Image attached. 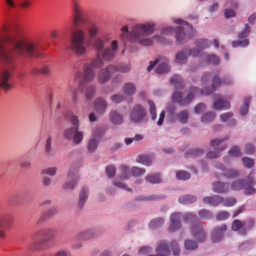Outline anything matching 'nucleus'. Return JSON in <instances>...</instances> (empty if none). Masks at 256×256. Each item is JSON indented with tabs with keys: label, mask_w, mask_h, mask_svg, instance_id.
Here are the masks:
<instances>
[{
	"label": "nucleus",
	"mask_w": 256,
	"mask_h": 256,
	"mask_svg": "<svg viewBox=\"0 0 256 256\" xmlns=\"http://www.w3.org/2000/svg\"><path fill=\"white\" fill-rule=\"evenodd\" d=\"M221 82L220 78L218 76H214L212 80V88L209 90L207 88L204 90L198 88V94L200 95H206L210 94L220 86Z\"/></svg>",
	"instance_id": "nucleus-24"
},
{
	"label": "nucleus",
	"mask_w": 256,
	"mask_h": 256,
	"mask_svg": "<svg viewBox=\"0 0 256 256\" xmlns=\"http://www.w3.org/2000/svg\"><path fill=\"white\" fill-rule=\"evenodd\" d=\"M112 72L111 66H108L106 69L102 70L98 75L99 82L101 84H104L110 78Z\"/></svg>",
	"instance_id": "nucleus-29"
},
{
	"label": "nucleus",
	"mask_w": 256,
	"mask_h": 256,
	"mask_svg": "<svg viewBox=\"0 0 256 256\" xmlns=\"http://www.w3.org/2000/svg\"><path fill=\"white\" fill-rule=\"evenodd\" d=\"M252 180L248 184H244V180H238L234 181L232 183L230 188L233 190H238L242 188L244 189V193L246 194H252L256 192V190L252 188Z\"/></svg>",
	"instance_id": "nucleus-14"
},
{
	"label": "nucleus",
	"mask_w": 256,
	"mask_h": 256,
	"mask_svg": "<svg viewBox=\"0 0 256 256\" xmlns=\"http://www.w3.org/2000/svg\"><path fill=\"white\" fill-rule=\"evenodd\" d=\"M122 90L125 94L131 96L136 92V88L134 84L128 82L124 85Z\"/></svg>",
	"instance_id": "nucleus-39"
},
{
	"label": "nucleus",
	"mask_w": 256,
	"mask_h": 256,
	"mask_svg": "<svg viewBox=\"0 0 256 256\" xmlns=\"http://www.w3.org/2000/svg\"><path fill=\"white\" fill-rule=\"evenodd\" d=\"M200 217L203 220H208L212 218V212L207 210L203 209L198 212Z\"/></svg>",
	"instance_id": "nucleus-54"
},
{
	"label": "nucleus",
	"mask_w": 256,
	"mask_h": 256,
	"mask_svg": "<svg viewBox=\"0 0 256 256\" xmlns=\"http://www.w3.org/2000/svg\"><path fill=\"white\" fill-rule=\"evenodd\" d=\"M65 118L71 122L74 125L64 130L63 132L64 137L68 140H73L76 144H80L83 140V134L78 130V116L74 115L70 110L67 111L65 114Z\"/></svg>",
	"instance_id": "nucleus-3"
},
{
	"label": "nucleus",
	"mask_w": 256,
	"mask_h": 256,
	"mask_svg": "<svg viewBox=\"0 0 256 256\" xmlns=\"http://www.w3.org/2000/svg\"><path fill=\"white\" fill-rule=\"evenodd\" d=\"M191 222L194 223L190 228L192 236L196 239V240L198 242H204L206 240V236L204 230L202 226L197 220L196 218L194 221Z\"/></svg>",
	"instance_id": "nucleus-10"
},
{
	"label": "nucleus",
	"mask_w": 256,
	"mask_h": 256,
	"mask_svg": "<svg viewBox=\"0 0 256 256\" xmlns=\"http://www.w3.org/2000/svg\"><path fill=\"white\" fill-rule=\"evenodd\" d=\"M216 114L214 112H209L203 114L200 118V121L203 124H208L214 120Z\"/></svg>",
	"instance_id": "nucleus-45"
},
{
	"label": "nucleus",
	"mask_w": 256,
	"mask_h": 256,
	"mask_svg": "<svg viewBox=\"0 0 256 256\" xmlns=\"http://www.w3.org/2000/svg\"><path fill=\"white\" fill-rule=\"evenodd\" d=\"M250 100V98L249 96H246L244 98L243 104L240 109V112L241 115L244 116L247 114Z\"/></svg>",
	"instance_id": "nucleus-48"
},
{
	"label": "nucleus",
	"mask_w": 256,
	"mask_h": 256,
	"mask_svg": "<svg viewBox=\"0 0 256 256\" xmlns=\"http://www.w3.org/2000/svg\"><path fill=\"white\" fill-rule=\"evenodd\" d=\"M196 95H200L198 94V88L192 86L190 88L185 98H182V94L181 92L176 91L172 96V100L173 102L178 103L180 105L186 106L188 104Z\"/></svg>",
	"instance_id": "nucleus-7"
},
{
	"label": "nucleus",
	"mask_w": 256,
	"mask_h": 256,
	"mask_svg": "<svg viewBox=\"0 0 256 256\" xmlns=\"http://www.w3.org/2000/svg\"><path fill=\"white\" fill-rule=\"evenodd\" d=\"M226 148V146H221L218 150L214 152H210L206 154V158H214L220 156V152Z\"/></svg>",
	"instance_id": "nucleus-59"
},
{
	"label": "nucleus",
	"mask_w": 256,
	"mask_h": 256,
	"mask_svg": "<svg viewBox=\"0 0 256 256\" xmlns=\"http://www.w3.org/2000/svg\"><path fill=\"white\" fill-rule=\"evenodd\" d=\"M149 104V111L152 120H155L156 118V108L154 104L150 100L148 101Z\"/></svg>",
	"instance_id": "nucleus-55"
},
{
	"label": "nucleus",
	"mask_w": 256,
	"mask_h": 256,
	"mask_svg": "<svg viewBox=\"0 0 256 256\" xmlns=\"http://www.w3.org/2000/svg\"><path fill=\"white\" fill-rule=\"evenodd\" d=\"M164 218H158L152 220L149 224V226L150 228L152 229H156L162 226L164 224Z\"/></svg>",
	"instance_id": "nucleus-47"
},
{
	"label": "nucleus",
	"mask_w": 256,
	"mask_h": 256,
	"mask_svg": "<svg viewBox=\"0 0 256 256\" xmlns=\"http://www.w3.org/2000/svg\"><path fill=\"white\" fill-rule=\"evenodd\" d=\"M94 107L98 114H103L107 108V102L103 98H98L94 100Z\"/></svg>",
	"instance_id": "nucleus-27"
},
{
	"label": "nucleus",
	"mask_w": 256,
	"mask_h": 256,
	"mask_svg": "<svg viewBox=\"0 0 256 256\" xmlns=\"http://www.w3.org/2000/svg\"><path fill=\"white\" fill-rule=\"evenodd\" d=\"M171 122H174L176 120L182 124H186L188 122V114L186 110H182L179 112L171 114Z\"/></svg>",
	"instance_id": "nucleus-26"
},
{
	"label": "nucleus",
	"mask_w": 256,
	"mask_h": 256,
	"mask_svg": "<svg viewBox=\"0 0 256 256\" xmlns=\"http://www.w3.org/2000/svg\"><path fill=\"white\" fill-rule=\"evenodd\" d=\"M102 134L100 132L99 128H96L94 132L93 137L90 140L88 144V148L90 152L96 150L99 140L102 137Z\"/></svg>",
	"instance_id": "nucleus-21"
},
{
	"label": "nucleus",
	"mask_w": 256,
	"mask_h": 256,
	"mask_svg": "<svg viewBox=\"0 0 256 256\" xmlns=\"http://www.w3.org/2000/svg\"><path fill=\"white\" fill-rule=\"evenodd\" d=\"M146 172V170L138 166H134L132 168V176L138 177L144 175Z\"/></svg>",
	"instance_id": "nucleus-52"
},
{
	"label": "nucleus",
	"mask_w": 256,
	"mask_h": 256,
	"mask_svg": "<svg viewBox=\"0 0 256 256\" xmlns=\"http://www.w3.org/2000/svg\"><path fill=\"white\" fill-rule=\"evenodd\" d=\"M196 44L200 49L203 50L210 45V42L207 39H199L196 42Z\"/></svg>",
	"instance_id": "nucleus-49"
},
{
	"label": "nucleus",
	"mask_w": 256,
	"mask_h": 256,
	"mask_svg": "<svg viewBox=\"0 0 256 256\" xmlns=\"http://www.w3.org/2000/svg\"><path fill=\"white\" fill-rule=\"evenodd\" d=\"M130 66L128 64H121L118 66H113V72L114 70L120 71L122 72H126L130 70Z\"/></svg>",
	"instance_id": "nucleus-62"
},
{
	"label": "nucleus",
	"mask_w": 256,
	"mask_h": 256,
	"mask_svg": "<svg viewBox=\"0 0 256 256\" xmlns=\"http://www.w3.org/2000/svg\"><path fill=\"white\" fill-rule=\"evenodd\" d=\"M232 229L234 231L239 230L240 234L244 235L246 234V230L244 228L243 222L238 220H235L232 225Z\"/></svg>",
	"instance_id": "nucleus-42"
},
{
	"label": "nucleus",
	"mask_w": 256,
	"mask_h": 256,
	"mask_svg": "<svg viewBox=\"0 0 256 256\" xmlns=\"http://www.w3.org/2000/svg\"><path fill=\"white\" fill-rule=\"evenodd\" d=\"M154 156L152 155L142 154L138 156L136 162L146 166H150L152 164Z\"/></svg>",
	"instance_id": "nucleus-33"
},
{
	"label": "nucleus",
	"mask_w": 256,
	"mask_h": 256,
	"mask_svg": "<svg viewBox=\"0 0 256 256\" xmlns=\"http://www.w3.org/2000/svg\"><path fill=\"white\" fill-rule=\"evenodd\" d=\"M31 73L33 75H36L39 74L46 75L49 73V68L46 66H43L40 68H34L32 70Z\"/></svg>",
	"instance_id": "nucleus-53"
},
{
	"label": "nucleus",
	"mask_w": 256,
	"mask_h": 256,
	"mask_svg": "<svg viewBox=\"0 0 256 256\" xmlns=\"http://www.w3.org/2000/svg\"><path fill=\"white\" fill-rule=\"evenodd\" d=\"M170 84L174 86L177 90L182 89L184 87V84L182 78L178 75H174L170 79Z\"/></svg>",
	"instance_id": "nucleus-36"
},
{
	"label": "nucleus",
	"mask_w": 256,
	"mask_h": 256,
	"mask_svg": "<svg viewBox=\"0 0 256 256\" xmlns=\"http://www.w3.org/2000/svg\"><path fill=\"white\" fill-rule=\"evenodd\" d=\"M124 122L123 116L119 112H113V125L118 126Z\"/></svg>",
	"instance_id": "nucleus-50"
},
{
	"label": "nucleus",
	"mask_w": 256,
	"mask_h": 256,
	"mask_svg": "<svg viewBox=\"0 0 256 256\" xmlns=\"http://www.w3.org/2000/svg\"><path fill=\"white\" fill-rule=\"evenodd\" d=\"M169 60L164 56L159 57L158 66L156 68L155 72L158 74H162L168 72L170 70V67L168 66Z\"/></svg>",
	"instance_id": "nucleus-19"
},
{
	"label": "nucleus",
	"mask_w": 256,
	"mask_h": 256,
	"mask_svg": "<svg viewBox=\"0 0 256 256\" xmlns=\"http://www.w3.org/2000/svg\"><path fill=\"white\" fill-rule=\"evenodd\" d=\"M156 252L158 256H167L170 254L168 245L165 241H160L156 248Z\"/></svg>",
	"instance_id": "nucleus-28"
},
{
	"label": "nucleus",
	"mask_w": 256,
	"mask_h": 256,
	"mask_svg": "<svg viewBox=\"0 0 256 256\" xmlns=\"http://www.w3.org/2000/svg\"><path fill=\"white\" fill-rule=\"evenodd\" d=\"M96 86L93 84L86 86L85 92V96L88 100H91L95 96Z\"/></svg>",
	"instance_id": "nucleus-46"
},
{
	"label": "nucleus",
	"mask_w": 256,
	"mask_h": 256,
	"mask_svg": "<svg viewBox=\"0 0 256 256\" xmlns=\"http://www.w3.org/2000/svg\"><path fill=\"white\" fill-rule=\"evenodd\" d=\"M176 177L180 180H186L190 178V174L186 171H178L176 173Z\"/></svg>",
	"instance_id": "nucleus-60"
},
{
	"label": "nucleus",
	"mask_w": 256,
	"mask_h": 256,
	"mask_svg": "<svg viewBox=\"0 0 256 256\" xmlns=\"http://www.w3.org/2000/svg\"><path fill=\"white\" fill-rule=\"evenodd\" d=\"M182 218L186 222H191L196 220V216L192 213L186 214L184 216L180 212L172 213L170 216V224L168 228V231L174 232L180 229L182 226L180 220Z\"/></svg>",
	"instance_id": "nucleus-5"
},
{
	"label": "nucleus",
	"mask_w": 256,
	"mask_h": 256,
	"mask_svg": "<svg viewBox=\"0 0 256 256\" xmlns=\"http://www.w3.org/2000/svg\"><path fill=\"white\" fill-rule=\"evenodd\" d=\"M79 180L78 176L76 174V170L72 168L69 170L68 180L66 184L63 186L64 190H73Z\"/></svg>",
	"instance_id": "nucleus-17"
},
{
	"label": "nucleus",
	"mask_w": 256,
	"mask_h": 256,
	"mask_svg": "<svg viewBox=\"0 0 256 256\" xmlns=\"http://www.w3.org/2000/svg\"><path fill=\"white\" fill-rule=\"evenodd\" d=\"M226 230L227 226L224 224L215 228L212 232V240L214 242H218L221 240L224 236V232Z\"/></svg>",
	"instance_id": "nucleus-20"
},
{
	"label": "nucleus",
	"mask_w": 256,
	"mask_h": 256,
	"mask_svg": "<svg viewBox=\"0 0 256 256\" xmlns=\"http://www.w3.org/2000/svg\"><path fill=\"white\" fill-rule=\"evenodd\" d=\"M176 41L178 43L184 42L186 38V34L184 28L182 26H178L175 28Z\"/></svg>",
	"instance_id": "nucleus-41"
},
{
	"label": "nucleus",
	"mask_w": 256,
	"mask_h": 256,
	"mask_svg": "<svg viewBox=\"0 0 256 256\" xmlns=\"http://www.w3.org/2000/svg\"><path fill=\"white\" fill-rule=\"evenodd\" d=\"M212 98L214 100L213 107L214 109L218 110L229 109L230 107V102L228 100L222 98L220 94H214L212 95Z\"/></svg>",
	"instance_id": "nucleus-16"
},
{
	"label": "nucleus",
	"mask_w": 256,
	"mask_h": 256,
	"mask_svg": "<svg viewBox=\"0 0 256 256\" xmlns=\"http://www.w3.org/2000/svg\"><path fill=\"white\" fill-rule=\"evenodd\" d=\"M196 198L193 195H184L178 198L180 203L183 204H188L195 202L196 200Z\"/></svg>",
	"instance_id": "nucleus-43"
},
{
	"label": "nucleus",
	"mask_w": 256,
	"mask_h": 256,
	"mask_svg": "<svg viewBox=\"0 0 256 256\" xmlns=\"http://www.w3.org/2000/svg\"><path fill=\"white\" fill-rule=\"evenodd\" d=\"M88 33L92 38L97 36L99 33V28L98 26L95 24H92L88 28Z\"/></svg>",
	"instance_id": "nucleus-51"
},
{
	"label": "nucleus",
	"mask_w": 256,
	"mask_h": 256,
	"mask_svg": "<svg viewBox=\"0 0 256 256\" xmlns=\"http://www.w3.org/2000/svg\"><path fill=\"white\" fill-rule=\"evenodd\" d=\"M172 254L174 256H178L180 254V248L178 243L176 241H172L170 244Z\"/></svg>",
	"instance_id": "nucleus-57"
},
{
	"label": "nucleus",
	"mask_w": 256,
	"mask_h": 256,
	"mask_svg": "<svg viewBox=\"0 0 256 256\" xmlns=\"http://www.w3.org/2000/svg\"><path fill=\"white\" fill-rule=\"evenodd\" d=\"M204 58H206V60L208 62L212 63L214 64H218L220 62L219 58L215 55H209L205 54Z\"/></svg>",
	"instance_id": "nucleus-56"
},
{
	"label": "nucleus",
	"mask_w": 256,
	"mask_h": 256,
	"mask_svg": "<svg viewBox=\"0 0 256 256\" xmlns=\"http://www.w3.org/2000/svg\"><path fill=\"white\" fill-rule=\"evenodd\" d=\"M190 56L188 48L178 52L174 60V62L177 64L182 65L187 62V58Z\"/></svg>",
	"instance_id": "nucleus-22"
},
{
	"label": "nucleus",
	"mask_w": 256,
	"mask_h": 256,
	"mask_svg": "<svg viewBox=\"0 0 256 256\" xmlns=\"http://www.w3.org/2000/svg\"><path fill=\"white\" fill-rule=\"evenodd\" d=\"M92 69H98L102 68L104 63L100 56V54H97L95 58L92 59L90 64H89Z\"/></svg>",
	"instance_id": "nucleus-40"
},
{
	"label": "nucleus",
	"mask_w": 256,
	"mask_h": 256,
	"mask_svg": "<svg viewBox=\"0 0 256 256\" xmlns=\"http://www.w3.org/2000/svg\"><path fill=\"white\" fill-rule=\"evenodd\" d=\"M52 137L51 136H49L46 144V153L48 156L54 154L52 150Z\"/></svg>",
	"instance_id": "nucleus-58"
},
{
	"label": "nucleus",
	"mask_w": 256,
	"mask_h": 256,
	"mask_svg": "<svg viewBox=\"0 0 256 256\" xmlns=\"http://www.w3.org/2000/svg\"><path fill=\"white\" fill-rule=\"evenodd\" d=\"M122 33L121 34L120 37L122 40H130V32L128 31V26H124L122 28Z\"/></svg>",
	"instance_id": "nucleus-61"
},
{
	"label": "nucleus",
	"mask_w": 256,
	"mask_h": 256,
	"mask_svg": "<svg viewBox=\"0 0 256 256\" xmlns=\"http://www.w3.org/2000/svg\"><path fill=\"white\" fill-rule=\"evenodd\" d=\"M132 176V168L126 165H122L120 167V178L122 180H126Z\"/></svg>",
	"instance_id": "nucleus-34"
},
{
	"label": "nucleus",
	"mask_w": 256,
	"mask_h": 256,
	"mask_svg": "<svg viewBox=\"0 0 256 256\" xmlns=\"http://www.w3.org/2000/svg\"><path fill=\"white\" fill-rule=\"evenodd\" d=\"M88 196L89 190L88 188L86 187H83L80 192L78 202V206L80 208H83L88 198Z\"/></svg>",
	"instance_id": "nucleus-32"
},
{
	"label": "nucleus",
	"mask_w": 256,
	"mask_h": 256,
	"mask_svg": "<svg viewBox=\"0 0 256 256\" xmlns=\"http://www.w3.org/2000/svg\"><path fill=\"white\" fill-rule=\"evenodd\" d=\"M214 167L221 170L222 176L226 178H232L238 176V172L237 170L233 168H226L222 163H215Z\"/></svg>",
	"instance_id": "nucleus-18"
},
{
	"label": "nucleus",
	"mask_w": 256,
	"mask_h": 256,
	"mask_svg": "<svg viewBox=\"0 0 256 256\" xmlns=\"http://www.w3.org/2000/svg\"><path fill=\"white\" fill-rule=\"evenodd\" d=\"M202 202L212 206H216L222 204L224 198L218 195H214L210 196H205L202 198Z\"/></svg>",
	"instance_id": "nucleus-23"
},
{
	"label": "nucleus",
	"mask_w": 256,
	"mask_h": 256,
	"mask_svg": "<svg viewBox=\"0 0 256 256\" xmlns=\"http://www.w3.org/2000/svg\"><path fill=\"white\" fill-rule=\"evenodd\" d=\"M102 58L104 60H110L112 56V50L110 48H106L102 54Z\"/></svg>",
	"instance_id": "nucleus-63"
},
{
	"label": "nucleus",
	"mask_w": 256,
	"mask_h": 256,
	"mask_svg": "<svg viewBox=\"0 0 256 256\" xmlns=\"http://www.w3.org/2000/svg\"><path fill=\"white\" fill-rule=\"evenodd\" d=\"M96 235V232L94 230H90L78 234L76 238L78 240H88L93 238Z\"/></svg>",
	"instance_id": "nucleus-35"
},
{
	"label": "nucleus",
	"mask_w": 256,
	"mask_h": 256,
	"mask_svg": "<svg viewBox=\"0 0 256 256\" xmlns=\"http://www.w3.org/2000/svg\"><path fill=\"white\" fill-rule=\"evenodd\" d=\"M155 26V22L152 21L134 25L130 32V40L142 46H152V38L148 36L154 33Z\"/></svg>",
	"instance_id": "nucleus-2"
},
{
	"label": "nucleus",
	"mask_w": 256,
	"mask_h": 256,
	"mask_svg": "<svg viewBox=\"0 0 256 256\" xmlns=\"http://www.w3.org/2000/svg\"><path fill=\"white\" fill-rule=\"evenodd\" d=\"M242 162L248 168H252L254 166V160L247 157L242 158Z\"/></svg>",
	"instance_id": "nucleus-64"
},
{
	"label": "nucleus",
	"mask_w": 256,
	"mask_h": 256,
	"mask_svg": "<svg viewBox=\"0 0 256 256\" xmlns=\"http://www.w3.org/2000/svg\"><path fill=\"white\" fill-rule=\"evenodd\" d=\"M250 27L248 24L245 25L244 30L240 32L238 34V40L232 42V46L233 48L246 47L249 44V40L246 38L250 34Z\"/></svg>",
	"instance_id": "nucleus-13"
},
{
	"label": "nucleus",
	"mask_w": 256,
	"mask_h": 256,
	"mask_svg": "<svg viewBox=\"0 0 256 256\" xmlns=\"http://www.w3.org/2000/svg\"><path fill=\"white\" fill-rule=\"evenodd\" d=\"M184 250L188 252H192L198 248V243L196 240L187 238L184 241Z\"/></svg>",
	"instance_id": "nucleus-38"
},
{
	"label": "nucleus",
	"mask_w": 256,
	"mask_h": 256,
	"mask_svg": "<svg viewBox=\"0 0 256 256\" xmlns=\"http://www.w3.org/2000/svg\"><path fill=\"white\" fill-rule=\"evenodd\" d=\"M212 190L216 193H226L228 192L230 185L228 183L222 182H214L212 184Z\"/></svg>",
	"instance_id": "nucleus-25"
},
{
	"label": "nucleus",
	"mask_w": 256,
	"mask_h": 256,
	"mask_svg": "<svg viewBox=\"0 0 256 256\" xmlns=\"http://www.w3.org/2000/svg\"><path fill=\"white\" fill-rule=\"evenodd\" d=\"M36 234L44 242H48L54 237V232L49 228L40 230L36 233Z\"/></svg>",
	"instance_id": "nucleus-30"
},
{
	"label": "nucleus",
	"mask_w": 256,
	"mask_h": 256,
	"mask_svg": "<svg viewBox=\"0 0 256 256\" xmlns=\"http://www.w3.org/2000/svg\"><path fill=\"white\" fill-rule=\"evenodd\" d=\"M66 92L68 95L71 96L73 103H77L78 100V92L77 88L75 86L70 84L66 89Z\"/></svg>",
	"instance_id": "nucleus-37"
},
{
	"label": "nucleus",
	"mask_w": 256,
	"mask_h": 256,
	"mask_svg": "<svg viewBox=\"0 0 256 256\" xmlns=\"http://www.w3.org/2000/svg\"><path fill=\"white\" fill-rule=\"evenodd\" d=\"M84 74L80 72H76L74 76L76 80H78L82 78L80 84L82 86V84L86 82H90L94 78L96 74L93 69L90 68L89 64L85 63L83 66Z\"/></svg>",
	"instance_id": "nucleus-9"
},
{
	"label": "nucleus",
	"mask_w": 256,
	"mask_h": 256,
	"mask_svg": "<svg viewBox=\"0 0 256 256\" xmlns=\"http://www.w3.org/2000/svg\"><path fill=\"white\" fill-rule=\"evenodd\" d=\"M146 110L140 104H136L130 113V120L134 123H144L147 122Z\"/></svg>",
	"instance_id": "nucleus-8"
},
{
	"label": "nucleus",
	"mask_w": 256,
	"mask_h": 256,
	"mask_svg": "<svg viewBox=\"0 0 256 256\" xmlns=\"http://www.w3.org/2000/svg\"><path fill=\"white\" fill-rule=\"evenodd\" d=\"M111 38L110 34H104L95 38L92 43V46L97 51V54H100L102 50L110 42Z\"/></svg>",
	"instance_id": "nucleus-15"
},
{
	"label": "nucleus",
	"mask_w": 256,
	"mask_h": 256,
	"mask_svg": "<svg viewBox=\"0 0 256 256\" xmlns=\"http://www.w3.org/2000/svg\"><path fill=\"white\" fill-rule=\"evenodd\" d=\"M86 34L82 30L74 32L72 36L70 49L78 56H81L87 52Z\"/></svg>",
	"instance_id": "nucleus-4"
},
{
	"label": "nucleus",
	"mask_w": 256,
	"mask_h": 256,
	"mask_svg": "<svg viewBox=\"0 0 256 256\" xmlns=\"http://www.w3.org/2000/svg\"><path fill=\"white\" fill-rule=\"evenodd\" d=\"M144 180L148 183L154 184L161 183L162 182V178L160 174L154 173L146 176Z\"/></svg>",
	"instance_id": "nucleus-31"
},
{
	"label": "nucleus",
	"mask_w": 256,
	"mask_h": 256,
	"mask_svg": "<svg viewBox=\"0 0 256 256\" xmlns=\"http://www.w3.org/2000/svg\"><path fill=\"white\" fill-rule=\"evenodd\" d=\"M8 26L3 23L0 26V61L6 68L0 72V88L8 92L12 88L9 80L16 68L18 57L26 56L40 58L42 54L38 52V42L22 32L16 30L4 36Z\"/></svg>",
	"instance_id": "nucleus-1"
},
{
	"label": "nucleus",
	"mask_w": 256,
	"mask_h": 256,
	"mask_svg": "<svg viewBox=\"0 0 256 256\" xmlns=\"http://www.w3.org/2000/svg\"><path fill=\"white\" fill-rule=\"evenodd\" d=\"M175 30V28L171 26L162 28L160 30V33L152 36V42H156L165 46L172 44L173 35Z\"/></svg>",
	"instance_id": "nucleus-6"
},
{
	"label": "nucleus",
	"mask_w": 256,
	"mask_h": 256,
	"mask_svg": "<svg viewBox=\"0 0 256 256\" xmlns=\"http://www.w3.org/2000/svg\"><path fill=\"white\" fill-rule=\"evenodd\" d=\"M74 10V24L75 26L85 24L88 23V20L86 16L84 8L81 6L78 3H75Z\"/></svg>",
	"instance_id": "nucleus-11"
},
{
	"label": "nucleus",
	"mask_w": 256,
	"mask_h": 256,
	"mask_svg": "<svg viewBox=\"0 0 256 256\" xmlns=\"http://www.w3.org/2000/svg\"><path fill=\"white\" fill-rule=\"evenodd\" d=\"M14 220L13 216L8 214L0 216V238H6V230L12 226Z\"/></svg>",
	"instance_id": "nucleus-12"
},
{
	"label": "nucleus",
	"mask_w": 256,
	"mask_h": 256,
	"mask_svg": "<svg viewBox=\"0 0 256 256\" xmlns=\"http://www.w3.org/2000/svg\"><path fill=\"white\" fill-rule=\"evenodd\" d=\"M56 212V210L54 208L48 209V210L44 212L41 216L39 220L37 222V224H40L44 220L48 218L50 216H52Z\"/></svg>",
	"instance_id": "nucleus-44"
}]
</instances>
